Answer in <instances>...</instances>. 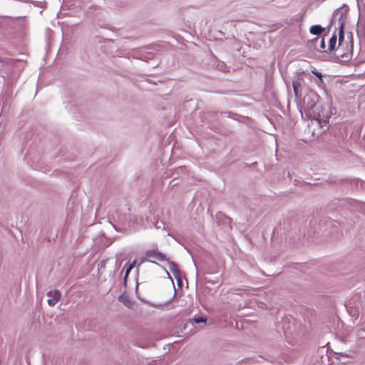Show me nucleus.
Masks as SVG:
<instances>
[{
    "instance_id": "nucleus-11",
    "label": "nucleus",
    "mask_w": 365,
    "mask_h": 365,
    "mask_svg": "<svg viewBox=\"0 0 365 365\" xmlns=\"http://www.w3.org/2000/svg\"><path fill=\"white\" fill-rule=\"evenodd\" d=\"M319 40V37H315L313 39L309 40L307 42L306 46L309 51H319V48H317V43Z\"/></svg>"
},
{
    "instance_id": "nucleus-24",
    "label": "nucleus",
    "mask_w": 365,
    "mask_h": 365,
    "mask_svg": "<svg viewBox=\"0 0 365 365\" xmlns=\"http://www.w3.org/2000/svg\"><path fill=\"white\" fill-rule=\"evenodd\" d=\"M126 284H127V281H123V284L125 287L126 286Z\"/></svg>"
},
{
    "instance_id": "nucleus-4",
    "label": "nucleus",
    "mask_w": 365,
    "mask_h": 365,
    "mask_svg": "<svg viewBox=\"0 0 365 365\" xmlns=\"http://www.w3.org/2000/svg\"><path fill=\"white\" fill-rule=\"evenodd\" d=\"M349 6L344 4L340 8L336 9L332 15L329 27L337 25L336 28H344L346 19Z\"/></svg>"
},
{
    "instance_id": "nucleus-1",
    "label": "nucleus",
    "mask_w": 365,
    "mask_h": 365,
    "mask_svg": "<svg viewBox=\"0 0 365 365\" xmlns=\"http://www.w3.org/2000/svg\"><path fill=\"white\" fill-rule=\"evenodd\" d=\"M319 98V96L316 92L306 88L304 94L296 101L302 115L305 113L308 118H319L322 113V106L318 103Z\"/></svg>"
},
{
    "instance_id": "nucleus-9",
    "label": "nucleus",
    "mask_w": 365,
    "mask_h": 365,
    "mask_svg": "<svg viewBox=\"0 0 365 365\" xmlns=\"http://www.w3.org/2000/svg\"><path fill=\"white\" fill-rule=\"evenodd\" d=\"M47 295L51 297L47 301L48 305L51 307H53L61 298V293L56 289L48 292Z\"/></svg>"
},
{
    "instance_id": "nucleus-21",
    "label": "nucleus",
    "mask_w": 365,
    "mask_h": 365,
    "mask_svg": "<svg viewBox=\"0 0 365 365\" xmlns=\"http://www.w3.org/2000/svg\"><path fill=\"white\" fill-rule=\"evenodd\" d=\"M346 307L347 310H348L349 312H350V311H349V309L352 308L351 302H349L346 304Z\"/></svg>"
},
{
    "instance_id": "nucleus-6",
    "label": "nucleus",
    "mask_w": 365,
    "mask_h": 365,
    "mask_svg": "<svg viewBox=\"0 0 365 365\" xmlns=\"http://www.w3.org/2000/svg\"><path fill=\"white\" fill-rule=\"evenodd\" d=\"M292 86L295 96V101H297V100L304 94L306 88H302L301 82L299 80L293 81Z\"/></svg>"
},
{
    "instance_id": "nucleus-18",
    "label": "nucleus",
    "mask_w": 365,
    "mask_h": 365,
    "mask_svg": "<svg viewBox=\"0 0 365 365\" xmlns=\"http://www.w3.org/2000/svg\"><path fill=\"white\" fill-rule=\"evenodd\" d=\"M312 73L314 76H316L317 78H319V80H320L321 81H322V77H323V75H322V73L321 72H319V71H317V70H313V71H312Z\"/></svg>"
},
{
    "instance_id": "nucleus-15",
    "label": "nucleus",
    "mask_w": 365,
    "mask_h": 365,
    "mask_svg": "<svg viewBox=\"0 0 365 365\" xmlns=\"http://www.w3.org/2000/svg\"><path fill=\"white\" fill-rule=\"evenodd\" d=\"M135 263H136V262H135V260H134L133 262H128L125 264V267H126L125 273H127V274H129L131 269H133L134 268V267L135 266Z\"/></svg>"
},
{
    "instance_id": "nucleus-7",
    "label": "nucleus",
    "mask_w": 365,
    "mask_h": 365,
    "mask_svg": "<svg viewBox=\"0 0 365 365\" xmlns=\"http://www.w3.org/2000/svg\"><path fill=\"white\" fill-rule=\"evenodd\" d=\"M168 265H169V269H170V272L173 273V274L174 275L175 278L176 279L178 284L179 285H180V284L182 283L181 274H180V271L178 267V264L174 262L168 261Z\"/></svg>"
},
{
    "instance_id": "nucleus-13",
    "label": "nucleus",
    "mask_w": 365,
    "mask_h": 365,
    "mask_svg": "<svg viewBox=\"0 0 365 365\" xmlns=\"http://www.w3.org/2000/svg\"><path fill=\"white\" fill-rule=\"evenodd\" d=\"M153 53L151 52L148 53L146 55L143 53H140L138 58L147 61L148 60L153 58Z\"/></svg>"
},
{
    "instance_id": "nucleus-16",
    "label": "nucleus",
    "mask_w": 365,
    "mask_h": 365,
    "mask_svg": "<svg viewBox=\"0 0 365 365\" xmlns=\"http://www.w3.org/2000/svg\"><path fill=\"white\" fill-rule=\"evenodd\" d=\"M217 68L218 70L223 72H227L228 71L227 67L224 62H219L217 63Z\"/></svg>"
},
{
    "instance_id": "nucleus-22",
    "label": "nucleus",
    "mask_w": 365,
    "mask_h": 365,
    "mask_svg": "<svg viewBox=\"0 0 365 365\" xmlns=\"http://www.w3.org/2000/svg\"><path fill=\"white\" fill-rule=\"evenodd\" d=\"M347 38H348L347 41L351 40L353 41V36H352V34L351 32L348 34Z\"/></svg>"
},
{
    "instance_id": "nucleus-10",
    "label": "nucleus",
    "mask_w": 365,
    "mask_h": 365,
    "mask_svg": "<svg viewBox=\"0 0 365 365\" xmlns=\"http://www.w3.org/2000/svg\"><path fill=\"white\" fill-rule=\"evenodd\" d=\"M325 31V28L322 27L320 24L312 25L309 28V32L312 35L319 36Z\"/></svg>"
},
{
    "instance_id": "nucleus-20",
    "label": "nucleus",
    "mask_w": 365,
    "mask_h": 365,
    "mask_svg": "<svg viewBox=\"0 0 365 365\" xmlns=\"http://www.w3.org/2000/svg\"><path fill=\"white\" fill-rule=\"evenodd\" d=\"M125 298L126 297L124 295V294H121L120 297H119V301L123 302L124 304H125Z\"/></svg>"
},
{
    "instance_id": "nucleus-8",
    "label": "nucleus",
    "mask_w": 365,
    "mask_h": 365,
    "mask_svg": "<svg viewBox=\"0 0 365 365\" xmlns=\"http://www.w3.org/2000/svg\"><path fill=\"white\" fill-rule=\"evenodd\" d=\"M145 255L148 257L154 258L160 262L168 261V259L166 257V255L165 254L159 252L158 250H148L145 253Z\"/></svg>"
},
{
    "instance_id": "nucleus-2",
    "label": "nucleus",
    "mask_w": 365,
    "mask_h": 365,
    "mask_svg": "<svg viewBox=\"0 0 365 365\" xmlns=\"http://www.w3.org/2000/svg\"><path fill=\"white\" fill-rule=\"evenodd\" d=\"M354 41L349 40L348 43L337 45L336 49L330 56L334 62L348 63L353 58Z\"/></svg>"
},
{
    "instance_id": "nucleus-3",
    "label": "nucleus",
    "mask_w": 365,
    "mask_h": 365,
    "mask_svg": "<svg viewBox=\"0 0 365 365\" xmlns=\"http://www.w3.org/2000/svg\"><path fill=\"white\" fill-rule=\"evenodd\" d=\"M109 222L117 232L127 233L130 227V218L129 214L116 211L110 217Z\"/></svg>"
},
{
    "instance_id": "nucleus-17",
    "label": "nucleus",
    "mask_w": 365,
    "mask_h": 365,
    "mask_svg": "<svg viewBox=\"0 0 365 365\" xmlns=\"http://www.w3.org/2000/svg\"><path fill=\"white\" fill-rule=\"evenodd\" d=\"M319 47L322 50H323V51L324 52V50H326V43H325V38L324 37H322L321 39H320V43H319Z\"/></svg>"
},
{
    "instance_id": "nucleus-12",
    "label": "nucleus",
    "mask_w": 365,
    "mask_h": 365,
    "mask_svg": "<svg viewBox=\"0 0 365 365\" xmlns=\"http://www.w3.org/2000/svg\"><path fill=\"white\" fill-rule=\"evenodd\" d=\"M339 29L338 31V44L337 45H342L344 43H346L349 42V41L345 40L344 36V28H336V31Z\"/></svg>"
},
{
    "instance_id": "nucleus-5",
    "label": "nucleus",
    "mask_w": 365,
    "mask_h": 365,
    "mask_svg": "<svg viewBox=\"0 0 365 365\" xmlns=\"http://www.w3.org/2000/svg\"><path fill=\"white\" fill-rule=\"evenodd\" d=\"M337 44V36L335 31L332 34L331 37L329 40L328 47L327 50H324V53L328 54L330 57L331 54L334 53V51L336 49Z\"/></svg>"
},
{
    "instance_id": "nucleus-23",
    "label": "nucleus",
    "mask_w": 365,
    "mask_h": 365,
    "mask_svg": "<svg viewBox=\"0 0 365 365\" xmlns=\"http://www.w3.org/2000/svg\"><path fill=\"white\" fill-rule=\"evenodd\" d=\"M128 277V274H127V273H125L123 281H127Z\"/></svg>"
},
{
    "instance_id": "nucleus-14",
    "label": "nucleus",
    "mask_w": 365,
    "mask_h": 365,
    "mask_svg": "<svg viewBox=\"0 0 365 365\" xmlns=\"http://www.w3.org/2000/svg\"><path fill=\"white\" fill-rule=\"evenodd\" d=\"M193 322L195 324L204 323L206 324L207 318L205 317H194L192 319Z\"/></svg>"
},
{
    "instance_id": "nucleus-19",
    "label": "nucleus",
    "mask_w": 365,
    "mask_h": 365,
    "mask_svg": "<svg viewBox=\"0 0 365 365\" xmlns=\"http://www.w3.org/2000/svg\"><path fill=\"white\" fill-rule=\"evenodd\" d=\"M341 181H344L345 182H349V183H352L353 182H356L357 181L356 179L354 180H352V179H349V178H344V179H341Z\"/></svg>"
}]
</instances>
